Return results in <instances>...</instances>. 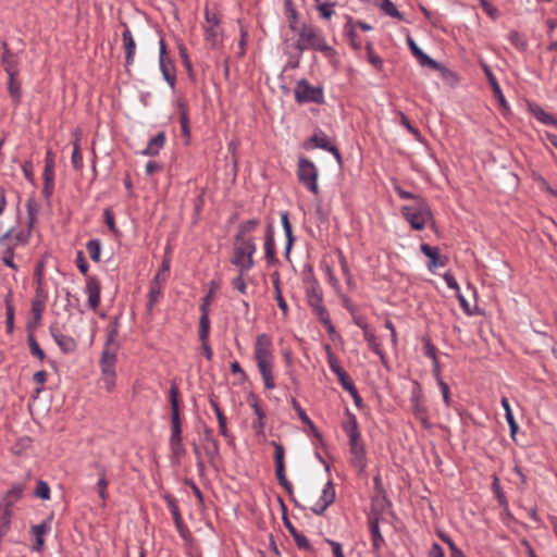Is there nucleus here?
I'll list each match as a JSON object with an SVG mask.
<instances>
[{"label": "nucleus", "mask_w": 557, "mask_h": 557, "mask_svg": "<svg viewBox=\"0 0 557 557\" xmlns=\"http://www.w3.org/2000/svg\"><path fill=\"white\" fill-rule=\"evenodd\" d=\"M492 488H493V492H494L499 505L504 508H507L508 502H507V498L505 496L503 488L499 485V480L497 476H494V481L492 483Z\"/></svg>", "instance_id": "4d7b16f0"}, {"label": "nucleus", "mask_w": 557, "mask_h": 557, "mask_svg": "<svg viewBox=\"0 0 557 557\" xmlns=\"http://www.w3.org/2000/svg\"><path fill=\"white\" fill-rule=\"evenodd\" d=\"M34 496L42 500H48L50 498V487L46 481L39 480L37 482V486L34 491Z\"/></svg>", "instance_id": "6e6d98bb"}, {"label": "nucleus", "mask_w": 557, "mask_h": 557, "mask_svg": "<svg viewBox=\"0 0 557 557\" xmlns=\"http://www.w3.org/2000/svg\"><path fill=\"white\" fill-rule=\"evenodd\" d=\"M401 213L413 230H423L428 222L435 225L431 208L424 199H417V202L404 206Z\"/></svg>", "instance_id": "f03ea898"}, {"label": "nucleus", "mask_w": 557, "mask_h": 557, "mask_svg": "<svg viewBox=\"0 0 557 557\" xmlns=\"http://www.w3.org/2000/svg\"><path fill=\"white\" fill-rule=\"evenodd\" d=\"M165 144V133H158L152 139L149 140L147 147L143 150L144 156L156 157Z\"/></svg>", "instance_id": "f704fd0d"}, {"label": "nucleus", "mask_w": 557, "mask_h": 557, "mask_svg": "<svg viewBox=\"0 0 557 557\" xmlns=\"http://www.w3.org/2000/svg\"><path fill=\"white\" fill-rule=\"evenodd\" d=\"M435 71H440L442 77L451 86L458 83V76L455 72L447 69L445 65L440 63V67L434 69Z\"/></svg>", "instance_id": "bf43d9fd"}, {"label": "nucleus", "mask_w": 557, "mask_h": 557, "mask_svg": "<svg viewBox=\"0 0 557 557\" xmlns=\"http://www.w3.org/2000/svg\"><path fill=\"white\" fill-rule=\"evenodd\" d=\"M42 180V195L46 199H49L54 188V158L51 150H48L46 153Z\"/></svg>", "instance_id": "6e6552de"}, {"label": "nucleus", "mask_w": 557, "mask_h": 557, "mask_svg": "<svg viewBox=\"0 0 557 557\" xmlns=\"http://www.w3.org/2000/svg\"><path fill=\"white\" fill-rule=\"evenodd\" d=\"M297 178L312 194H319L318 169L314 163L306 157H299L297 163Z\"/></svg>", "instance_id": "7ed1b4c3"}, {"label": "nucleus", "mask_w": 557, "mask_h": 557, "mask_svg": "<svg viewBox=\"0 0 557 557\" xmlns=\"http://www.w3.org/2000/svg\"><path fill=\"white\" fill-rule=\"evenodd\" d=\"M100 281L96 276H90L86 282L85 293L88 295V306L96 310L100 305Z\"/></svg>", "instance_id": "aec40b11"}, {"label": "nucleus", "mask_w": 557, "mask_h": 557, "mask_svg": "<svg viewBox=\"0 0 557 557\" xmlns=\"http://www.w3.org/2000/svg\"><path fill=\"white\" fill-rule=\"evenodd\" d=\"M364 339L368 342L369 347L375 352L381 349V345L377 342V337L371 329H366L363 332Z\"/></svg>", "instance_id": "0e129e2a"}, {"label": "nucleus", "mask_w": 557, "mask_h": 557, "mask_svg": "<svg viewBox=\"0 0 557 557\" xmlns=\"http://www.w3.org/2000/svg\"><path fill=\"white\" fill-rule=\"evenodd\" d=\"M86 249H87L89 257L92 261H95V262L100 261L101 243L99 239H90L86 244Z\"/></svg>", "instance_id": "3c124183"}, {"label": "nucleus", "mask_w": 557, "mask_h": 557, "mask_svg": "<svg viewBox=\"0 0 557 557\" xmlns=\"http://www.w3.org/2000/svg\"><path fill=\"white\" fill-rule=\"evenodd\" d=\"M209 403H210V406L212 407V409L214 410V413L216 416V419H218V422H219L220 434L222 436H224L225 438L232 441L233 436L228 432L227 426H226V417L224 416L223 411L221 410V408L219 406V403L216 401L215 397L214 396H210Z\"/></svg>", "instance_id": "c85d7f7f"}, {"label": "nucleus", "mask_w": 557, "mask_h": 557, "mask_svg": "<svg viewBox=\"0 0 557 557\" xmlns=\"http://www.w3.org/2000/svg\"><path fill=\"white\" fill-rule=\"evenodd\" d=\"M412 410L414 417L420 420L423 428L429 430L431 429V423L429 421L426 407L420 401L419 393L413 394L411 397Z\"/></svg>", "instance_id": "a878e982"}, {"label": "nucleus", "mask_w": 557, "mask_h": 557, "mask_svg": "<svg viewBox=\"0 0 557 557\" xmlns=\"http://www.w3.org/2000/svg\"><path fill=\"white\" fill-rule=\"evenodd\" d=\"M420 249L421 252L430 259L428 263L429 270L445 267L447 264L448 258L446 256H441L437 247H432L428 244H422Z\"/></svg>", "instance_id": "a211bd4d"}, {"label": "nucleus", "mask_w": 557, "mask_h": 557, "mask_svg": "<svg viewBox=\"0 0 557 557\" xmlns=\"http://www.w3.org/2000/svg\"><path fill=\"white\" fill-rule=\"evenodd\" d=\"M335 4L336 2L317 3V9L319 10L320 16L323 20H330L334 14L333 8L335 7Z\"/></svg>", "instance_id": "052dcab7"}, {"label": "nucleus", "mask_w": 557, "mask_h": 557, "mask_svg": "<svg viewBox=\"0 0 557 557\" xmlns=\"http://www.w3.org/2000/svg\"><path fill=\"white\" fill-rule=\"evenodd\" d=\"M264 255L268 264L272 265L278 262V259L276 258L274 230L272 224L267 226L264 237Z\"/></svg>", "instance_id": "5701e85b"}, {"label": "nucleus", "mask_w": 557, "mask_h": 557, "mask_svg": "<svg viewBox=\"0 0 557 557\" xmlns=\"http://www.w3.org/2000/svg\"><path fill=\"white\" fill-rule=\"evenodd\" d=\"M119 335V321L115 318L107 329V341L101 354L100 367L103 375H115V363H116V352L119 349V344L116 343V337Z\"/></svg>", "instance_id": "f257e3e1"}, {"label": "nucleus", "mask_w": 557, "mask_h": 557, "mask_svg": "<svg viewBox=\"0 0 557 557\" xmlns=\"http://www.w3.org/2000/svg\"><path fill=\"white\" fill-rule=\"evenodd\" d=\"M307 284L306 296L308 305L319 319L329 313L327 309L323 305V293L315 277L308 278Z\"/></svg>", "instance_id": "39448f33"}, {"label": "nucleus", "mask_w": 557, "mask_h": 557, "mask_svg": "<svg viewBox=\"0 0 557 557\" xmlns=\"http://www.w3.org/2000/svg\"><path fill=\"white\" fill-rule=\"evenodd\" d=\"M72 165L75 170H82L83 168V156L81 152L79 137L76 136L75 141L73 143V152H72Z\"/></svg>", "instance_id": "de8ad7c7"}, {"label": "nucleus", "mask_w": 557, "mask_h": 557, "mask_svg": "<svg viewBox=\"0 0 557 557\" xmlns=\"http://www.w3.org/2000/svg\"><path fill=\"white\" fill-rule=\"evenodd\" d=\"M292 405H293L294 410L297 412L299 419L306 425H308V428L310 429V431L312 432L314 437H317L319 440H322L321 432L317 429V426L314 425L312 420L307 416L306 411L301 408V406L299 405V403L295 398L292 399Z\"/></svg>", "instance_id": "c9c22d12"}, {"label": "nucleus", "mask_w": 557, "mask_h": 557, "mask_svg": "<svg viewBox=\"0 0 557 557\" xmlns=\"http://www.w3.org/2000/svg\"><path fill=\"white\" fill-rule=\"evenodd\" d=\"M46 296L42 293L36 292V297L32 301L33 319L27 322V332H35L40 325L42 312L45 310Z\"/></svg>", "instance_id": "2eb2a0df"}, {"label": "nucleus", "mask_w": 557, "mask_h": 557, "mask_svg": "<svg viewBox=\"0 0 557 557\" xmlns=\"http://www.w3.org/2000/svg\"><path fill=\"white\" fill-rule=\"evenodd\" d=\"M259 224V219H250L248 221L242 222L238 226V232L234 238L236 239V242L242 240L243 238H252L249 235L257 230Z\"/></svg>", "instance_id": "e433bc0d"}, {"label": "nucleus", "mask_w": 557, "mask_h": 557, "mask_svg": "<svg viewBox=\"0 0 557 557\" xmlns=\"http://www.w3.org/2000/svg\"><path fill=\"white\" fill-rule=\"evenodd\" d=\"M422 343H423L424 355L426 357L431 358L432 361L435 359H438L437 358V348L435 347V345H433V343L431 342V338L429 336H423Z\"/></svg>", "instance_id": "680f3d73"}, {"label": "nucleus", "mask_w": 557, "mask_h": 557, "mask_svg": "<svg viewBox=\"0 0 557 557\" xmlns=\"http://www.w3.org/2000/svg\"><path fill=\"white\" fill-rule=\"evenodd\" d=\"M347 420L343 423V430L347 434L349 440H360L361 434L359 432L357 418L352 414L349 409H346Z\"/></svg>", "instance_id": "2f4dec72"}, {"label": "nucleus", "mask_w": 557, "mask_h": 557, "mask_svg": "<svg viewBox=\"0 0 557 557\" xmlns=\"http://www.w3.org/2000/svg\"><path fill=\"white\" fill-rule=\"evenodd\" d=\"M13 232V227L9 228L5 233L0 236V245L3 247V255L1 260L3 264L11 268L14 271H17L18 267L14 263V247L8 245V240H11V233Z\"/></svg>", "instance_id": "6ab92c4d"}, {"label": "nucleus", "mask_w": 557, "mask_h": 557, "mask_svg": "<svg viewBox=\"0 0 557 557\" xmlns=\"http://www.w3.org/2000/svg\"><path fill=\"white\" fill-rule=\"evenodd\" d=\"M349 451L351 455V466L357 470L359 475H362L367 467V451L361 438L349 440Z\"/></svg>", "instance_id": "0eeeda50"}, {"label": "nucleus", "mask_w": 557, "mask_h": 557, "mask_svg": "<svg viewBox=\"0 0 557 557\" xmlns=\"http://www.w3.org/2000/svg\"><path fill=\"white\" fill-rule=\"evenodd\" d=\"M169 398L171 405V430L182 429L180 389L175 381L171 382Z\"/></svg>", "instance_id": "9d476101"}, {"label": "nucleus", "mask_w": 557, "mask_h": 557, "mask_svg": "<svg viewBox=\"0 0 557 557\" xmlns=\"http://www.w3.org/2000/svg\"><path fill=\"white\" fill-rule=\"evenodd\" d=\"M159 66L164 81L171 88H174L176 84V75L172 59H160Z\"/></svg>", "instance_id": "473e14b6"}, {"label": "nucleus", "mask_w": 557, "mask_h": 557, "mask_svg": "<svg viewBox=\"0 0 557 557\" xmlns=\"http://www.w3.org/2000/svg\"><path fill=\"white\" fill-rule=\"evenodd\" d=\"M49 331L63 354H72L77 349L76 339L63 334L58 324H51Z\"/></svg>", "instance_id": "ddd939ff"}, {"label": "nucleus", "mask_w": 557, "mask_h": 557, "mask_svg": "<svg viewBox=\"0 0 557 557\" xmlns=\"http://www.w3.org/2000/svg\"><path fill=\"white\" fill-rule=\"evenodd\" d=\"M334 500H335V490H334L332 481H329L322 491L320 500L311 508V510L315 515H322L326 510V508L334 503Z\"/></svg>", "instance_id": "f3484780"}, {"label": "nucleus", "mask_w": 557, "mask_h": 557, "mask_svg": "<svg viewBox=\"0 0 557 557\" xmlns=\"http://www.w3.org/2000/svg\"><path fill=\"white\" fill-rule=\"evenodd\" d=\"M231 263L238 268V271L242 273H247L250 271L253 267L247 265V258L246 252L242 248V246L236 243V239L234 238V248H233V257L231 259Z\"/></svg>", "instance_id": "bb28decb"}, {"label": "nucleus", "mask_w": 557, "mask_h": 557, "mask_svg": "<svg viewBox=\"0 0 557 557\" xmlns=\"http://www.w3.org/2000/svg\"><path fill=\"white\" fill-rule=\"evenodd\" d=\"M295 99L298 103H323V89L311 86L307 79H300L295 87Z\"/></svg>", "instance_id": "423d86ee"}, {"label": "nucleus", "mask_w": 557, "mask_h": 557, "mask_svg": "<svg viewBox=\"0 0 557 557\" xmlns=\"http://www.w3.org/2000/svg\"><path fill=\"white\" fill-rule=\"evenodd\" d=\"M272 341L268 334H260L255 343V358L257 362L272 361Z\"/></svg>", "instance_id": "4468645a"}, {"label": "nucleus", "mask_w": 557, "mask_h": 557, "mask_svg": "<svg viewBox=\"0 0 557 557\" xmlns=\"http://www.w3.org/2000/svg\"><path fill=\"white\" fill-rule=\"evenodd\" d=\"M380 7L386 15L400 21L405 20L404 14L397 10L396 5L391 0H383Z\"/></svg>", "instance_id": "09e8293b"}, {"label": "nucleus", "mask_w": 557, "mask_h": 557, "mask_svg": "<svg viewBox=\"0 0 557 557\" xmlns=\"http://www.w3.org/2000/svg\"><path fill=\"white\" fill-rule=\"evenodd\" d=\"M531 112L543 124L554 125L557 127V119L552 114L547 113L540 106L531 107Z\"/></svg>", "instance_id": "a19ab883"}, {"label": "nucleus", "mask_w": 557, "mask_h": 557, "mask_svg": "<svg viewBox=\"0 0 557 557\" xmlns=\"http://www.w3.org/2000/svg\"><path fill=\"white\" fill-rule=\"evenodd\" d=\"M33 228H29L27 225V230H21L16 234L13 235V232L11 233V238L13 242H15L17 245L26 246L29 243L30 236H32Z\"/></svg>", "instance_id": "864d4df0"}, {"label": "nucleus", "mask_w": 557, "mask_h": 557, "mask_svg": "<svg viewBox=\"0 0 557 557\" xmlns=\"http://www.w3.org/2000/svg\"><path fill=\"white\" fill-rule=\"evenodd\" d=\"M170 447L172 458L175 462H180L181 457L184 455L185 449L182 443V429L171 430Z\"/></svg>", "instance_id": "cd10ccee"}, {"label": "nucleus", "mask_w": 557, "mask_h": 557, "mask_svg": "<svg viewBox=\"0 0 557 557\" xmlns=\"http://www.w3.org/2000/svg\"><path fill=\"white\" fill-rule=\"evenodd\" d=\"M162 286L158 281H152L149 290L148 309L151 310L161 295Z\"/></svg>", "instance_id": "8fccbe9b"}, {"label": "nucleus", "mask_w": 557, "mask_h": 557, "mask_svg": "<svg viewBox=\"0 0 557 557\" xmlns=\"http://www.w3.org/2000/svg\"><path fill=\"white\" fill-rule=\"evenodd\" d=\"M96 468L98 470L99 480L97 482L98 493L100 498L104 502L107 498V486H108V480H107V471L106 468L102 465L97 463Z\"/></svg>", "instance_id": "a18cd8bd"}, {"label": "nucleus", "mask_w": 557, "mask_h": 557, "mask_svg": "<svg viewBox=\"0 0 557 557\" xmlns=\"http://www.w3.org/2000/svg\"><path fill=\"white\" fill-rule=\"evenodd\" d=\"M1 63L7 74L18 72V57L13 51L11 53L2 54Z\"/></svg>", "instance_id": "79ce46f5"}, {"label": "nucleus", "mask_w": 557, "mask_h": 557, "mask_svg": "<svg viewBox=\"0 0 557 557\" xmlns=\"http://www.w3.org/2000/svg\"><path fill=\"white\" fill-rule=\"evenodd\" d=\"M209 332H210V320L207 319L206 317H203L202 319H199V339L202 345L203 356L208 360H211L213 352L208 343Z\"/></svg>", "instance_id": "b1692460"}, {"label": "nucleus", "mask_w": 557, "mask_h": 557, "mask_svg": "<svg viewBox=\"0 0 557 557\" xmlns=\"http://www.w3.org/2000/svg\"><path fill=\"white\" fill-rule=\"evenodd\" d=\"M123 26L122 40L125 50V66L128 67L134 63L136 42L128 26L125 23H123Z\"/></svg>", "instance_id": "412c9836"}, {"label": "nucleus", "mask_w": 557, "mask_h": 557, "mask_svg": "<svg viewBox=\"0 0 557 557\" xmlns=\"http://www.w3.org/2000/svg\"><path fill=\"white\" fill-rule=\"evenodd\" d=\"M26 485L24 483L14 484L0 499V511H9L13 515L14 505L23 498Z\"/></svg>", "instance_id": "9b49d317"}, {"label": "nucleus", "mask_w": 557, "mask_h": 557, "mask_svg": "<svg viewBox=\"0 0 557 557\" xmlns=\"http://www.w3.org/2000/svg\"><path fill=\"white\" fill-rule=\"evenodd\" d=\"M244 275L245 273L238 271V275L232 280V286L243 295L247 293V285L244 280Z\"/></svg>", "instance_id": "338daca9"}, {"label": "nucleus", "mask_w": 557, "mask_h": 557, "mask_svg": "<svg viewBox=\"0 0 557 557\" xmlns=\"http://www.w3.org/2000/svg\"><path fill=\"white\" fill-rule=\"evenodd\" d=\"M407 44L421 66H429L431 69L440 67V63L424 53L410 36L407 37Z\"/></svg>", "instance_id": "4be33fe9"}, {"label": "nucleus", "mask_w": 557, "mask_h": 557, "mask_svg": "<svg viewBox=\"0 0 557 557\" xmlns=\"http://www.w3.org/2000/svg\"><path fill=\"white\" fill-rule=\"evenodd\" d=\"M281 221H282V226H283L285 235H286L285 257L288 258L289 253H290V249L295 242V237L293 234V226L289 221V213L287 211H284L281 213Z\"/></svg>", "instance_id": "72a5a7b5"}, {"label": "nucleus", "mask_w": 557, "mask_h": 557, "mask_svg": "<svg viewBox=\"0 0 557 557\" xmlns=\"http://www.w3.org/2000/svg\"><path fill=\"white\" fill-rule=\"evenodd\" d=\"M380 518L375 515H371L369 517V527H370V532H371V537H372V545H373V550L377 552L380 550L381 546L384 544V539L381 534V531H380Z\"/></svg>", "instance_id": "7c9ffc66"}, {"label": "nucleus", "mask_w": 557, "mask_h": 557, "mask_svg": "<svg viewBox=\"0 0 557 557\" xmlns=\"http://www.w3.org/2000/svg\"><path fill=\"white\" fill-rule=\"evenodd\" d=\"M5 329L8 334H12L14 331V306L11 294L5 297Z\"/></svg>", "instance_id": "37998d69"}, {"label": "nucleus", "mask_w": 557, "mask_h": 557, "mask_svg": "<svg viewBox=\"0 0 557 557\" xmlns=\"http://www.w3.org/2000/svg\"><path fill=\"white\" fill-rule=\"evenodd\" d=\"M258 369L262 375L264 386L268 389L275 387L273 374H272V361L257 362Z\"/></svg>", "instance_id": "4c0bfd02"}, {"label": "nucleus", "mask_w": 557, "mask_h": 557, "mask_svg": "<svg viewBox=\"0 0 557 557\" xmlns=\"http://www.w3.org/2000/svg\"><path fill=\"white\" fill-rule=\"evenodd\" d=\"M296 48L300 51L306 49H313L322 52H331L332 48L325 42L324 38L313 28L306 25L299 32Z\"/></svg>", "instance_id": "20e7f679"}, {"label": "nucleus", "mask_w": 557, "mask_h": 557, "mask_svg": "<svg viewBox=\"0 0 557 557\" xmlns=\"http://www.w3.org/2000/svg\"><path fill=\"white\" fill-rule=\"evenodd\" d=\"M480 5L484 10V12L493 20L499 16L498 9L494 7L488 0H480Z\"/></svg>", "instance_id": "774afa93"}, {"label": "nucleus", "mask_w": 557, "mask_h": 557, "mask_svg": "<svg viewBox=\"0 0 557 557\" xmlns=\"http://www.w3.org/2000/svg\"><path fill=\"white\" fill-rule=\"evenodd\" d=\"M163 498L166 502V505L173 516V519L177 520L181 513L175 497L172 496L171 494H165Z\"/></svg>", "instance_id": "69168bd1"}, {"label": "nucleus", "mask_w": 557, "mask_h": 557, "mask_svg": "<svg viewBox=\"0 0 557 557\" xmlns=\"http://www.w3.org/2000/svg\"><path fill=\"white\" fill-rule=\"evenodd\" d=\"M26 209H27V215H28L27 225L29 226V228H34V225L36 223V215L38 212V205L34 198H29L26 201Z\"/></svg>", "instance_id": "603ef678"}, {"label": "nucleus", "mask_w": 557, "mask_h": 557, "mask_svg": "<svg viewBox=\"0 0 557 557\" xmlns=\"http://www.w3.org/2000/svg\"><path fill=\"white\" fill-rule=\"evenodd\" d=\"M237 243L242 246V248L246 252L247 265L253 267L255 265L253 253L256 252V249H257L255 238L253 237L252 238H243L242 240H238Z\"/></svg>", "instance_id": "ea45409f"}, {"label": "nucleus", "mask_w": 557, "mask_h": 557, "mask_svg": "<svg viewBox=\"0 0 557 557\" xmlns=\"http://www.w3.org/2000/svg\"><path fill=\"white\" fill-rule=\"evenodd\" d=\"M248 403L251 406V408L253 409V412L257 416V418L265 419V412L263 411V409L260 406L259 397L255 393H252V392L249 393Z\"/></svg>", "instance_id": "13d9d810"}, {"label": "nucleus", "mask_w": 557, "mask_h": 557, "mask_svg": "<svg viewBox=\"0 0 557 557\" xmlns=\"http://www.w3.org/2000/svg\"><path fill=\"white\" fill-rule=\"evenodd\" d=\"M178 109H180V124H181L182 134L186 138V143L188 144V140L190 138V126H189L187 107L184 102H181L178 104Z\"/></svg>", "instance_id": "58836bf2"}, {"label": "nucleus", "mask_w": 557, "mask_h": 557, "mask_svg": "<svg viewBox=\"0 0 557 557\" xmlns=\"http://www.w3.org/2000/svg\"><path fill=\"white\" fill-rule=\"evenodd\" d=\"M309 143H311L313 145V147H315V148H320V149L331 152L335 157V159L337 160L338 163L342 162V154H341L339 150L337 149V147L335 145L331 144L329 137L323 132H321V131L315 132L309 138V141L305 143L304 147L306 149H309Z\"/></svg>", "instance_id": "f8f14e48"}, {"label": "nucleus", "mask_w": 557, "mask_h": 557, "mask_svg": "<svg viewBox=\"0 0 557 557\" xmlns=\"http://www.w3.org/2000/svg\"><path fill=\"white\" fill-rule=\"evenodd\" d=\"M502 406L505 410L506 421L508 422L509 428H510V434H511L512 438H515V435L518 431V424L513 418V414H512V411L510 408V404H509V400L507 397L502 398Z\"/></svg>", "instance_id": "c03bdc74"}, {"label": "nucleus", "mask_w": 557, "mask_h": 557, "mask_svg": "<svg viewBox=\"0 0 557 557\" xmlns=\"http://www.w3.org/2000/svg\"><path fill=\"white\" fill-rule=\"evenodd\" d=\"M483 70H484V73L488 79L491 87H492L493 94L499 102V106L504 109H507L508 108L507 101L504 97V94L500 89V86H499L497 79L495 78L494 74L492 73V70L486 64L483 65Z\"/></svg>", "instance_id": "c756f323"}, {"label": "nucleus", "mask_w": 557, "mask_h": 557, "mask_svg": "<svg viewBox=\"0 0 557 557\" xmlns=\"http://www.w3.org/2000/svg\"><path fill=\"white\" fill-rule=\"evenodd\" d=\"M508 38L510 40V42L517 48L519 49L520 51H525L527 48H528V42L525 41V39L523 38V36L517 32V30H511L508 35Z\"/></svg>", "instance_id": "5fc2aeb1"}, {"label": "nucleus", "mask_w": 557, "mask_h": 557, "mask_svg": "<svg viewBox=\"0 0 557 557\" xmlns=\"http://www.w3.org/2000/svg\"><path fill=\"white\" fill-rule=\"evenodd\" d=\"M17 76L18 72L8 73V91L14 107L20 106L22 99V85Z\"/></svg>", "instance_id": "393cba45"}, {"label": "nucleus", "mask_w": 557, "mask_h": 557, "mask_svg": "<svg viewBox=\"0 0 557 557\" xmlns=\"http://www.w3.org/2000/svg\"><path fill=\"white\" fill-rule=\"evenodd\" d=\"M202 447L209 458V462L214 466L215 459L220 456L219 442L213 436L212 429L208 426H205L203 430Z\"/></svg>", "instance_id": "dca6fc26"}, {"label": "nucleus", "mask_w": 557, "mask_h": 557, "mask_svg": "<svg viewBox=\"0 0 557 557\" xmlns=\"http://www.w3.org/2000/svg\"><path fill=\"white\" fill-rule=\"evenodd\" d=\"M27 343L29 346L30 354L41 361L45 360L46 354L39 346V344L35 337V332H27Z\"/></svg>", "instance_id": "49530a36"}, {"label": "nucleus", "mask_w": 557, "mask_h": 557, "mask_svg": "<svg viewBox=\"0 0 557 557\" xmlns=\"http://www.w3.org/2000/svg\"><path fill=\"white\" fill-rule=\"evenodd\" d=\"M271 445L274 448V462H275V466L285 465V462H284V457H285L284 446L281 443L275 442V441H272Z\"/></svg>", "instance_id": "e2e57ef3"}, {"label": "nucleus", "mask_w": 557, "mask_h": 557, "mask_svg": "<svg viewBox=\"0 0 557 557\" xmlns=\"http://www.w3.org/2000/svg\"><path fill=\"white\" fill-rule=\"evenodd\" d=\"M278 502L281 504V508L283 511L284 525L288 530L290 535L293 536L297 547L300 549H305L307 552H311L312 550L311 543L302 533L298 532L297 529L294 527V524L290 522V520L288 519L287 513H286V506L281 497H278Z\"/></svg>", "instance_id": "1a4fd4ad"}]
</instances>
